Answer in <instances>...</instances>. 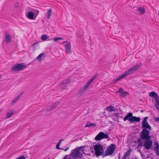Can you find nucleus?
I'll list each match as a JSON object with an SVG mask.
<instances>
[{
    "label": "nucleus",
    "mask_w": 159,
    "mask_h": 159,
    "mask_svg": "<svg viewBox=\"0 0 159 159\" xmlns=\"http://www.w3.org/2000/svg\"><path fill=\"white\" fill-rule=\"evenodd\" d=\"M144 141L143 143L140 139L138 141V143L139 145L142 146H143L147 149H150L152 146V142L151 139H147L143 140Z\"/></svg>",
    "instance_id": "obj_1"
},
{
    "label": "nucleus",
    "mask_w": 159,
    "mask_h": 159,
    "mask_svg": "<svg viewBox=\"0 0 159 159\" xmlns=\"http://www.w3.org/2000/svg\"><path fill=\"white\" fill-rule=\"evenodd\" d=\"M150 131L146 129H143L141 132L140 134V139L141 140H143L147 139H151V137L150 135Z\"/></svg>",
    "instance_id": "obj_2"
},
{
    "label": "nucleus",
    "mask_w": 159,
    "mask_h": 159,
    "mask_svg": "<svg viewBox=\"0 0 159 159\" xmlns=\"http://www.w3.org/2000/svg\"><path fill=\"white\" fill-rule=\"evenodd\" d=\"M27 66L24 63L15 64L12 66L11 69L14 71H20L25 69Z\"/></svg>",
    "instance_id": "obj_3"
},
{
    "label": "nucleus",
    "mask_w": 159,
    "mask_h": 159,
    "mask_svg": "<svg viewBox=\"0 0 159 159\" xmlns=\"http://www.w3.org/2000/svg\"><path fill=\"white\" fill-rule=\"evenodd\" d=\"M97 75H95L86 84L81 88L79 91V93L82 95L88 88L91 84L93 82L94 79L97 77Z\"/></svg>",
    "instance_id": "obj_4"
},
{
    "label": "nucleus",
    "mask_w": 159,
    "mask_h": 159,
    "mask_svg": "<svg viewBox=\"0 0 159 159\" xmlns=\"http://www.w3.org/2000/svg\"><path fill=\"white\" fill-rule=\"evenodd\" d=\"M77 148H75L74 150H72L70 155V158L76 159L77 158H81L82 156V154L79 152Z\"/></svg>",
    "instance_id": "obj_5"
},
{
    "label": "nucleus",
    "mask_w": 159,
    "mask_h": 159,
    "mask_svg": "<svg viewBox=\"0 0 159 159\" xmlns=\"http://www.w3.org/2000/svg\"><path fill=\"white\" fill-rule=\"evenodd\" d=\"M116 149V147L115 144H111L106 150L103 155L105 157L112 154L114 152Z\"/></svg>",
    "instance_id": "obj_6"
},
{
    "label": "nucleus",
    "mask_w": 159,
    "mask_h": 159,
    "mask_svg": "<svg viewBox=\"0 0 159 159\" xmlns=\"http://www.w3.org/2000/svg\"><path fill=\"white\" fill-rule=\"evenodd\" d=\"M95 150V154L96 157L102 155L103 152L102 147L99 144H96L94 146Z\"/></svg>",
    "instance_id": "obj_7"
},
{
    "label": "nucleus",
    "mask_w": 159,
    "mask_h": 159,
    "mask_svg": "<svg viewBox=\"0 0 159 159\" xmlns=\"http://www.w3.org/2000/svg\"><path fill=\"white\" fill-rule=\"evenodd\" d=\"M149 95L155 98V106L157 110L159 111V96L157 93L154 92L150 93Z\"/></svg>",
    "instance_id": "obj_8"
},
{
    "label": "nucleus",
    "mask_w": 159,
    "mask_h": 159,
    "mask_svg": "<svg viewBox=\"0 0 159 159\" xmlns=\"http://www.w3.org/2000/svg\"><path fill=\"white\" fill-rule=\"evenodd\" d=\"M141 66V63H139L138 65H135L132 67L127 71H126L124 72V74L126 76L129 75H130L132 74L134 71L138 70Z\"/></svg>",
    "instance_id": "obj_9"
},
{
    "label": "nucleus",
    "mask_w": 159,
    "mask_h": 159,
    "mask_svg": "<svg viewBox=\"0 0 159 159\" xmlns=\"http://www.w3.org/2000/svg\"><path fill=\"white\" fill-rule=\"evenodd\" d=\"M109 136L107 134H105L102 132H99L96 136L95 139L96 141H99L103 139H106L108 138Z\"/></svg>",
    "instance_id": "obj_10"
},
{
    "label": "nucleus",
    "mask_w": 159,
    "mask_h": 159,
    "mask_svg": "<svg viewBox=\"0 0 159 159\" xmlns=\"http://www.w3.org/2000/svg\"><path fill=\"white\" fill-rule=\"evenodd\" d=\"M148 117H146L143 119L142 123V128L143 129H146L148 130H151V127L147 122Z\"/></svg>",
    "instance_id": "obj_11"
},
{
    "label": "nucleus",
    "mask_w": 159,
    "mask_h": 159,
    "mask_svg": "<svg viewBox=\"0 0 159 159\" xmlns=\"http://www.w3.org/2000/svg\"><path fill=\"white\" fill-rule=\"evenodd\" d=\"M64 43H65L64 46L65 48V52L66 54H71L72 52L70 42L67 41H65L62 43V44Z\"/></svg>",
    "instance_id": "obj_12"
},
{
    "label": "nucleus",
    "mask_w": 159,
    "mask_h": 159,
    "mask_svg": "<svg viewBox=\"0 0 159 159\" xmlns=\"http://www.w3.org/2000/svg\"><path fill=\"white\" fill-rule=\"evenodd\" d=\"M59 102L57 101L48 106L46 109L47 111L48 112L53 110L59 105Z\"/></svg>",
    "instance_id": "obj_13"
},
{
    "label": "nucleus",
    "mask_w": 159,
    "mask_h": 159,
    "mask_svg": "<svg viewBox=\"0 0 159 159\" xmlns=\"http://www.w3.org/2000/svg\"><path fill=\"white\" fill-rule=\"evenodd\" d=\"M11 36L8 33H6L5 34V41L7 43H9L11 41Z\"/></svg>",
    "instance_id": "obj_14"
},
{
    "label": "nucleus",
    "mask_w": 159,
    "mask_h": 159,
    "mask_svg": "<svg viewBox=\"0 0 159 159\" xmlns=\"http://www.w3.org/2000/svg\"><path fill=\"white\" fill-rule=\"evenodd\" d=\"M140 118L136 116H133L130 118L129 121L130 123H132L134 122H139L140 120Z\"/></svg>",
    "instance_id": "obj_15"
},
{
    "label": "nucleus",
    "mask_w": 159,
    "mask_h": 159,
    "mask_svg": "<svg viewBox=\"0 0 159 159\" xmlns=\"http://www.w3.org/2000/svg\"><path fill=\"white\" fill-rule=\"evenodd\" d=\"M118 92L119 93L121 96L124 97L128 94V92L125 91L122 88H120L119 89Z\"/></svg>",
    "instance_id": "obj_16"
},
{
    "label": "nucleus",
    "mask_w": 159,
    "mask_h": 159,
    "mask_svg": "<svg viewBox=\"0 0 159 159\" xmlns=\"http://www.w3.org/2000/svg\"><path fill=\"white\" fill-rule=\"evenodd\" d=\"M27 17L31 20H34L36 17H35L34 14L31 11H29L27 14Z\"/></svg>",
    "instance_id": "obj_17"
},
{
    "label": "nucleus",
    "mask_w": 159,
    "mask_h": 159,
    "mask_svg": "<svg viewBox=\"0 0 159 159\" xmlns=\"http://www.w3.org/2000/svg\"><path fill=\"white\" fill-rule=\"evenodd\" d=\"M154 150L156 152L157 155H159V145L157 142L154 143Z\"/></svg>",
    "instance_id": "obj_18"
},
{
    "label": "nucleus",
    "mask_w": 159,
    "mask_h": 159,
    "mask_svg": "<svg viewBox=\"0 0 159 159\" xmlns=\"http://www.w3.org/2000/svg\"><path fill=\"white\" fill-rule=\"evenodd\" d=\"M137 10L139 14H143L145 11L144 8L142 7H138Z\"/></svg>",
    "instance_id": "obj_19"
},
{
    "label": "nucleus",
    "mask_w": 159,
    "mask_h": 159,
    "mask_svg": "<svg viewBox=\"0 0 159 159\" xmlns=\"http://www.w3.org/2000/svg\"><path fill=\"white\" fill-rule=\"evenodd\" d=\"M44 54L43 53L40 54L38 56H37L36 59L38 60L39 62H41L44 59Z\"/></svg>",
    "instance_id": "obj_20"
},
{
    "label": "nucleus",
    "mask_w": 159,
    "mask_h": 159,
    "mask_svg": "<svg viewBox=\"0 0 159 159\" xmlns=\"http://www.w3.org/2000/svg\"><path fill=\"white\" fill-rule=\"evenodd\" d=\"M125 76H126L125 75V74L124 73L122 75H119L117 78L116 79H115L114 81V82L115 83H116L117 81L119 80L120 79H121L122 78L124 77H125Z\"/></svg>",
    "instance_id": "obj_21"
},
{
    "label": "nucleus",
    "mask_w": 159,
    "mask_h": 159,
    "mask_svg": "<svg viewBox=\"0 0 159 159\" xmlns=\"http://www.w3.org/2000/svg\"><path fill=\"white\" fill-rule=\"evenodd\" d=\"M23 92L22 91L17 96L16 98L14 99V100L12 102V103H13L14 102H16L18 100L20 97L22 96V95L23 94Z\"/></svg>",
    "instance_id": "obj_22"
},
{
    "label": "nucleus",
    "mask_w": 159,
    "mask_h": 159,
    "mask_svg": "<svg viewBox=\"0 0 159 159\" xmlns=\"http://www.w3.org/2000/svg\"><path fill=\"white\" fill-rule=\"evenodd\" d=\"M133 114L132 113H129L126 116L124 117V121H125L127 120H128L129 121V120L130 118L131 117H132Z\"/></svg>",
    "instance_id": "obj_23"
},
{
    "label": "nucleus",
    "mask_w": 159,
    "mask_h": 159,
    "mask_svg": "<svg viewBox=\"0 0 159 159\" xmlns=\"http://www.w3.org/2000/svg\"><path fill=\"white\" fill-rule=\"evenodd\" d=\"M14 112L13 110H11L9 111L8 112H7L6 114V118H8L10 117L13 114Z\"/></svg>",
    "instance_id": "obj_24"
},
{
    "label": "nucleus",
    "mask_w": 159,
    "mask_h": 159,
    "mask_svg": "<svg viewBox=\"0 0 159 159\" xmlns=\"http://www.w3.org/2000/svg\"><path fill=\"white\" fill-rule=\"evenodd\" d=\"M106 111L108 112H111L112 111H115V109L114 107L112 106H110L107 108Z\"/></svg>",
    "instance_id": "obj_25"
},
{
    "label": "nucleus",
    "mask_w": 159,
    "mask_h": 159,
    "mask_svg": "<svg viewBox=\"0 0 159 159\" xmlns=\"http://www.w3.org/2000/svg\"><path fill=\"white\" fill-rule=\"evenodd\" d=\"M52 13V11L51 9L48 10L47 11V18L48 19L50 18L51 16Z\"/></svg>",
    "instance_id": "obj_26"
},
{
    "label": "nucleus",
    "mask_w": 159,
    "mask_h": 159,
    "mask_svg": "<svg viewBox=\"0 0 159 159\" xmlns=\"http://www.w3.org/2000/svg\"><path fill=\"white\" fill-rule=\"evenodd\" d=\"M34 14L35 17H36L39 13L38 10L36 9H33L31 11Z\"/></svg>",
    "instance_id": "obj_27"
},
{
    "label": "nucleus",
    "mask_w": 159,
    "mask_h": 159,
    "mask_svg": "<svg viewBox=\"0 0 159 159\" xmlns=\"http://www.w3.org/2000/svg\"><path fill=\"white\" fill-rule=\"evenodd\" d=\"M49 38V37L48 35L46 34H44L41 36V39L42 40L45 41Z\"/></svg>",
    "instance_id": "obj_28"
},
{
    "label": "nucleus",
    "mask_w": 159,
    "mask_h": 159,
    "mask_svg": "<svg viewBox=\"0 0 159 159\" xmlns=\"http://www.w3.org/2000/svg\"><path fill=\"white\" fill-rule=\"evenodd\" d=\"M70 81H71V80L70 79L66 80L63 81L62 82V84H64L65 85H67L69 83H70Z\"/></svg>",
    "instance_id": "obj_29"
},
{
    "label": "nucleus",
    "mask_w": 159,
    "mask_h": 159,
    "mask_svg": "<svg viewBox=\"0 0 159 159\" xmlns=\"http://www.w3.org/2000/svg\"><path fill=\"white\" fill-rule=\"evenodd\" d=\"M63 140L62 139H61L58 142L56 146V148L57 149H62V148H61L59 147V146H60V144L61 143V141H63Z\"/></svg>",
    "instance_id": "obj_30"
},
{
    "label": "nucleus",
    "mask_w": 159,
    "mask_h": 159,
    "mask_svg": "<svg viewBox=\"0 0 159 159\" xmlns=\"http://www.w3.org/2000/svg\"><path fill=\"white\" fill-rule=\"evenodd\" d=\"M132 149H129L126 153L125 155L128 157L130 155V153L132 152Z\"/></svg>",
    "instance_id": "obj_31"
},
{
    "label": "nucleus",
    "mask_w": 159,
    "mask_h": 159,
    "mask_svg": "<svg viewBox=\"0 0 159 159\" xmlns=\"http://www.w3.org/2000/svg\"><path fill=\"white\" fill-rule=\"evenodd\" d=\"M54 41L55 42H57L59 40H62L63 38H62L56 37L53 39Z\"/></svg>",
    "instance_id": "obj_32"
},
{
    "label": "nucleus",
    "mask_w": 159,
    "mask_h": 159,
    "mask_svg": "<svg viewBox=\"0 0 159 159\" xmlns=\"http://www.w3.org/2000/svg\"><path fill=\"white\" fill-rule=\"evenodd\" d=\"M85 147L84 146H80L79 148H77V149H78V150L80 152L81 151H83V150L84 148Z\"/></svg>",
    "instance_id": "obj_33"
},
{
    "label": "nucleus",
    "mask_w": 159,
    "mask_h": 159,
    "mask_svg": "<svg viewBox=\"0 0 159 159\" xmlns=\"http://www.w3.org/2000/svg\"><path fill=\"white\" fill-rule=\"evenodd\" d=\"M16 159H25V157L23 156H21Z\"/></svg>",
    "instance_id": "obj_34"
},
{
    "label": "nucleus",
    "mask_w": 159,
    "mask_h": 159,
    "mask_svg": "<svg viewBox=\"0 0 159 159\" xmlns=\"http://www.w3.org/2000/svg\"><path fill=\"white\" fill-rule=\"evenodd\" d=\"M69 157V155H66L63 159H71Z\"/></svg>",
    "instance_id": "obj_35"
},
{
    "label": "nucleus",
    "mask_w": 159,
    "mask_h": 159,
    "mask_svg": "<svg viewBox=\"0 0 159 159\" xmlns=\"http://www.w3.org/2000/svg\"><path fill=\"white\" fill-rule=\"evenodd\" d=\"M154 120L155 121H159V117H156L154 118Z\"/></svg>",
    "instance_id": "obj_36"
},
{
    "label": "nucleus",
    "mask_w": 159,
    "mask_h": 159,
    "mask_svg": "<svg viewBox=\"0 0 159 159\" xmlns=\"http://www.w3.org/2000/svg\"><path fill=\"white\" fill-rule=\"evenodd\" d=\"M69 149V147H67L65 149H62V150H64L65 151H66L67 150H68Z\"/></svg>",
    "instance_id": "obj_37"
},
{
    "label": "nucleus",
    "mask_w": 159,
    "mask_h": 159,
    "mask_svg": "<svg viewBox=\"0 0 159 159\" xmlns=\"http://www.w3.org/2000/svg\"><path fill=\"white\" fill-rule=\"evenodd\" d=\"M127 156H126L125 154L122 158V159H126L127 157Z\"/></svg>",
    "instance_id": "obj_38"
},
{
    "label": "nucleus",
    "mask_w": 159,
    "mask_h": 159,
    "mask_svg": "<svg viewBox=\"0 0 159 159\" xmlns=\"http://www.w3.org/2000/svg\"><path fill=\"white\" fill-rule=\"evenodd\" d=\"M37 43H34V44L32 46H33V47H34V46H35V45L37 44Z\"/></svg>",
    "instance_id": "obj_39"
},
{
    "label": "nucleus",
    "mask_w": 159,
    "mask_h": 159,
    "mask_svg": "<svg viewBox=\"0 0 159 159\" xmlns=\"http://www.w3.org/2000/svg\"><path fill=\"white\" fill-rule=\"evenodd\" d=\"M86 127H89V125H88V124H87L86 126H85Z\"/></svg>",
    "instance_id": "obj_40"
},
{
    "label": "nucleus",
    "mask_w": 159,
    "mask_h": 159,
    "mask_svg": "<svg viewBox=\"0 0 159 159\" xmlns=\"http://www.w3.org/2000/svg\"><path fill=\"white\" fill-rule=\"evenodd\" d=\"M2 109H0V112L2 111Z\"/></svg>",
    "instance_id": "obj_41"
},
{
    "label": "nucleus",
    "mask_w": 159,
    "mask_h": 159,
    "mask_svg": "<svg viewBox=\"0 0 159 159\" xmlns=\"http://www.w3.org/2000/svg\"><path fill=\"white\" fill-rule=\"evenodd\" d=\"M2 109H0V112L2 111Z\"/></svg>",
    "instance_id": "obj_42"
},
{
    "label": "nucleus",
    "mask_w": 159,
    "mask_h": 159,
    "mask_svg": "<svg viewBox=\"0 0 159 159\" xmlns=\"http://www.w3.org/2000/svg\"><path fill=\"white\" fill-rule=\"evenodd\" d=\"M120 157V154H119V158Z\"/></svg>",
    "instance_id": "obj_43"
},
{
    "label": "nucleus",
    "mask_w": 159,
    "mask_h": 159,
    "mask_svg": "<svg viewBox=\"0 0 159 159\" xmlns=\"http://www.w3.org/2000/svg\"><path fill=\"white\" fill-rule=\"evenodd\" d=\"M29 64H30V63H29V64H28V65H29Z\"/></svg>",
    "instance_id": "obj_44"
},
{
    "label": "nucleus",
    "mask_w": 159,
    "mask_h": 159,
    "mask_svg": "<svg viewBox=\"0 0 159 159\" xmlns=\"http://www.w3.org/2000/svg\"><path fill=\"white\" fill-rule=\"evenodd\" d=\"M29 64H30V63H29V64H28V65H29Z\"/></svg>",
    "instance_id": "obj_45"
},
{
    "label": "nucleus",
    "mask_w": 159,
    "mask_h": 159,
    "mask_svg": "<svg viewBox=\"0 0 159 159\" xmlns=\"http://www.w3.org/2000/svg\"><path fill=\"white\" fill-rule=\"evenodd\" d=\"M29 64H30V63H29V64H28V65H29Z\"/></svg>",
    "instance_id": "obj_46"
}]
</instances>
